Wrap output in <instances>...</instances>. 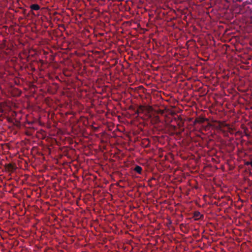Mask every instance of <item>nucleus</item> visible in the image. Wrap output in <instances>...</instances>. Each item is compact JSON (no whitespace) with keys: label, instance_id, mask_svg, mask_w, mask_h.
I'll return each instance as SVG.
<instances>
[{"label":"nucleus","instance_id":"39448f33","mask_svg":"<svg viewBox=\"0 0 252 252\" xmlns=\"http://www.w3.org/2000/svg\"><path fill=\"white\" fill-rule=\"evenodd\" d=\"M246 165H251L252 167V161H247L245 162V164Z\"/></svg>","mask_w":252,"mask_h":252},{"label":"nucleus","instance_id":"f257e3e1","mask_svg":"<svg viewBox=\"0 0 252 252\" xmlns=\"http://www.w3.org/2000/svg\"><path fill=\"white\" fill-rule=\"evenodd\" d=\"M193 217L195 220H199L202 219L204 218V216L201 215L199 212L195 211L193 214Z\"/></svg>","mask_w":252,"mask_h":252},{"label":"nucleus","instance_id":"7ed1b4c3","mask_svg":"<svg viewBox=\"0 0 252 252\" xmlns=\"http://www.w3.org/2000/svg\"><path fill=\"white\" fill-rule=\"evenodd\" d=\"M40 6L37 4H33L30 6V8L31 10H38L40 9Z\"/></svg>","mask_w":252,"mask_h":252},{"label":"nucleus","instance_id":"f03ea898","mask_svg":"<svg viewBox=\"0 0 252 252\" xmlns=\"http://www.w3.org/2000/svg\"><path fill=\"white\" fill-rule=\"evenodd\" d=\"M6 168L8 171H13L16 168L15 166H14L13 164L11 163H9L6 165Z\"/></svg>","mask_w":252,"mask_h":252},{"label":"nucleus","instance_id":"20e7f679","mask_svg":"<svg viewBox=\"0 0 252 252\" xmlns=\"http://www.w3.org/2000/svg\"><path fill=\"white\" fill-rule=\"evenodd\" d=\"M133 170L138 173L139 174H141L142 168L141 166L139 165H136L134 168L133 169Z\"/></svg>","mask_w":252,"mask_h":252},{"label":"nucleus","instance_id":"423d86ee","mask_svg":"<svg viewBox=\"0 0 252 252\" xmlns=\"http://www.w3.org/2000/svg\"><path fill=\"white\" fill-rule=\"evenodd\" d=\"M232 1L234 2H237V1L242 2V1H244V0H232Z\"/></svg>","mask_w":252,"mask_h":252}]
</instances>
